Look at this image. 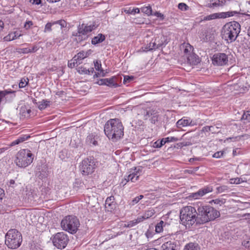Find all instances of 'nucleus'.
<instances>
[{
  "label": "nucleus",
  "mask_w": 250,
  "mask_h": 250,
  "mask_svg": "<svg viewBox=\"0 0 250 250\" xmlns=\"http://www.w3.org/2000/svg\"><path fill=\"white\" fill-rule=\"evenodd\" d=\"M160 46V44H156L155 42L152 41L149 42V44H146V46L142 47V49L144 51H151L153 49L158 48Z\"/></svg>",
  "instance_id": "23"
},
{
  "label": "nucleus",
  "mask_w": 250,
  "mask_h": 250,
  "mask_svg": "<svg viewBox=\"0 0 250 250\" xmlns=\"http://www.w3.org/2000/svg\"><path fill=\"white\" fill-rule=\"evenodd\" d=\"M184 250H200V249L197 243H189L185 246Z\"/></svg>",
  "instance_id": "29"
},
{
  "label": "nucleus",
  "mask_w": 250,
  "mask_h": 250,
  "mask_svg": "<svg viewBox=\"0 0 250 250\" xmlns=\"http://www.w3.org/2000/svg\"><path fill=\"white\" fill-rule=\"evenodd\" d=\"M30 137V136L27 135H22L20 136L19 138H20V140L21 142L22 143L24 142L25 140H27L28 138Z\"/></svg>",
  "instance_id": "54"
},
{
  "label": "nucleus",
  "mask_w": 250,
  "mask_h": 250,
  "mask_svg": "<svg viewBox=\"0 0 250 250\" xmlns=\"http://www.w3.org/2000/svg\"><path fill=\"white\" fill-rule=\"evenodd\" d=\"M178 127H185L187 126H193L196 125L195 121H193L190 118L183 117L179 120L176 123Z\"/></svg>",
  "instance_id": "15"
},
{
  "label": "nucleus",
  "mask_w": 250,
  "mask_h": 250,
  "mask_svg": "<svg viewBox=\"0 0 250 250\" xmlns=\"http://www.w3.org/2000/svg\"><path fill=\"white\" fill-rule=\"evenodd\" d=\"M248 165L245 163H241L237 167V173L241 174L244 173L248 168Z\"/></svg>",
  "instance_id": "32"
},
{
  "label": "nucleus",
  "mask_w": 250,
  "mask_h": 250,
  "mask_svg": "<svg viewBox=\"0 0 250 250\" xmlns=\"http://www.w3.org/2000/svg\"><path fill=\"white\" fill-rule=\"evenodd\" d=\"M98 83L99 85H106L111 87H116L118 85L113 78L101 79L98 81Z\"/></svg>",
  "instance_id": "17"
},
{
  "label": "nucleus",
  "mask_w": 250,
  "mask_h": 250,
  "mask_svg": "<svg viewBox=\"0 0 250 250\" xmlns=\"http://www.w3.org/2000/svg\"><path fill=\"white\" fill-rule=\"evenodd\" d=\"M141 11L148 16L153 15L151 7L149 5L143 7L141 8Z\"/></svg>",
  "instance_id": "34"
},
{
  "label": "nucleus",
  "mask_w": 250,
  "mask_h": 250,
  "mask_svg": "<svg viewBox=\"0 0 250 250\" xmlns=\"http://www.w3.org/2000/svg\"><path fill=\"white\" fill-rule=\"evenodd\" d=\"M77 71L79 74H82V75H83V74L88 75V74H89V70H88L86 68H85L83 66L79 67L77 69Z\"/></svg>",
  "instance_id": "41"
},
{
  "label": "nucleus",
  "mask_w": 250,
  "mask_h": 250,
  "mask_svg": "<svg viewBox=\"0 0 250 250\" xmlns=\"http://www.w3.org/2000/svg\"><path fill=\"white\" fill-rule=\"evenodd\" d=\"M219 13H214L205 17L204 20L209 21L219 19Z\"/></svg>",
  "instance_id": "40"
},
{
  "label": "nucleus",
  "mask_w": 250,
  "mask_h": 250,
  "mask_svg": "<svg viewBox=\"0 0 250 250\" xmlns=\"http://www.w3.org/2000/svg\"><path fill=\"white\" fill-rule=\"evenodd\" d=\"M4 196L5 193L4 190L0 188V203H1Z\"/></svg>",
  "instance_id": "61"
},
{
  "label": "nucleus",
  "mask_w": 250,
  "mask_h": 250,
  "mask_svg": "<svg viewBox=\"0 0 250 250\" xmlns=\"http://www.w3.org/2000/svg\"><path fill=\"white\" fill-rule=\"evenodd\" d=\"M160 144V142L159 141V140H158L157 141L153 143L152 146L154 148H160L162 147V146Z\"/></svg>",
  "instance_id": "53"
},
{
  "label": "nucleus",
  "mask_w": 250,
  "mask_h": 250,
  "mask_svg": "<svg viewBox=\"0 0 250 250\" xmlns=\"http://www.w3.org/2000/svg\"><path fill=\"white\" fill-rule=\"evenodd\" d=\"M242 245L246 248L250 250V238L244 240L242 242Z\"/></svg>",
  "instance_id": "46"
},
{
  "label": "nucleus",
  "mask_w": 250,
  "mask_h": 250,
  "mask_svg": "<svg viewBox=\"0 0 250 250\" xmlns=\"http://www.w3.org/2000/svg\"><path fill=\"white\" fill-rule=\"evenodd\" d=\"M21 51L22 53L27 54L30 53L29 47L24 48L21 49Z\"/></svg>",
  "instance_id": "64"
},
{
  "label": "nucleus",
  "mask_w": 250,
  "mask_h": 250,
  "mask_svg": "<svg viewBox=\"0 0 250 250\" xmlns=\"http://www.w3.org/2000/svg\"><path fill=\"white\" fill-rule=\"evenodd\" d=\"M240 24L235 21V33H237L235 36V40L238 42V45L240 46L243 45L246 42V39L243 37L242 34H240Z\"/></svg>",
  "instance_id": "14"
},
{
  "label": "nucleus",
  "mask_w": 250,
  "mask_h": 250,
  "mask_svg": "<svg viewBox=\"0 0 250 250\" xmlns=\"http://www.w3.org/2000/svg\"><path fill=\"white\" fill-rule=\"evenodd\" d=\"M244 182H246V180L241 178H235V184H239Z\"/></svg>",
  "instance_id": "60"
},
{
  "label": "nucleus",
  "mask_w": 250,
  "mask_h": 250,
  "mask_svg": "<svg viewBox=\"0 0 250 250\" xmlns=\"http://www.w3.org/2000/svg\"><path fill=\"white\" fill-rule=\"evenodd\" d=\"M155 213V211L153 209H150L148 210H146L144 214L140 216L141 218H142L143 221L145 220H146L147 219L149 218L150 217H152Z\"/></svg>",
  "instance_id": "30"
},
{
  "label": "nucleus",
  "mask_w": 250,
  "mask_h": 250,
  "mask_svg": "<svg viewBox=\"0 0 250 250\" xmlns=\"http://www.w3.org/2000/svg\"><path fill=\"white\" fill-rule=\"evenodd\" d=\"M250 217V213L239 214L238 213L235 214V218H240V219H247V217Z\"/></svg>",
  "instance_id": "45"
},
{
  "label": "nucleus",
  "mask_w": 250,
  "mask_h": 250,
  "mask_svg": "<svg viewBox=\"0 0 250 250\" xmlns=\"http://www.w3.org/2000/svg\"><path fill=\"white\" fill-rule=\"evenodd\" d=\"M176 245L172 241L164 243L161 246V250H175Z\"/></svg>",
  "instance_id": "22"
},
{
  "label": "nucleus",
  "mask_w": 250,
  "mask_h": 250,
  "mask_svg": "<svg viewBox=\"0 0 250 250\" xmlns=\"http://www.w3.org/2000/svg\"><path fill=\"white\" fill-rule=\"evenodd\" d=\"M234 24L233 22L226 23L223 28L222 31V38L228 43H231L234 41Z\"/></svg>",
  "instance_id": "8"
},
{
  "label": "nucleus",
  "mask_w": 250,
  "mask_h": 250,
  "mask_svg": "<svg viewBox=\"0 0 250 250\" xmlns=\"http://www.w3.org/2000/svg\"><path fill=\"white\" fill-rule=\"evenodd\" d=\"M50 102L46 100H42L39 103L38 107L40 109L42 110L49 105Z\"/></svg>",
  "instance_id": "37"
},
{
  "label": "nucleus",
  "mask_w": 250,
  "mask_h": 250,
  "mask_svg": "<svg viewBox=\"0 0 250 250\" xmlns=\"http://www.w3.org/2000/svg\"><path fill=\"white\" fill-rule=\"evenodd\" d=\"M28 83L29 80L27 78H22L20 81L19 86L20 88H24L28 84Z\"/></svg>",
  "instance_id": "38"
},
{
  "label": "nucleus",
  "mask_w": 250,
  "mask_h": 250,
  "mask_svg": "<svg viewBox=\"0 0 250 250\" xmlns=\"http://www.w3.org/2000/svg\"><path fill=\"white\" fill-rule=\"evenodd\" d=\"M188 62L192 65H195L199 62V59L195 54L191 53L187 57Z\"/></svg>",
  "instance_id": "24"
},
{
  "label": "nucleus",
  "mask_w": 250,
  "mask_h": 250,
  "mask_svg": "<svg viewBox=\"0 0 250 250\" xmlns=\"http://www.w3.org/2000/svg\"><path fill=\"white\" fill-rule=\"evenodd\" d=\"M210 126H206L202 128V131L203 132H210Z\"/></svg>",
  "instance_id": "63"
},
{
  "label": "nucleus",
  "mask_w": 250,
  "mask_h": 250,
  "mask_svg": "<svg viewBox=\"0 0 250 250\" xmlns=\"http://www.w3.org/2000/svg\"><path fill=\"white\" fill-rule=\"evenodd\" d=\"M180 217L181 224L186 228H190L194 223L198 224V211L193 207L186 206L180 210Z\"/></svg>",
  "instance_id": "3"
},
{
  "label": "nucleus",
  "mask_w": 250,
  "mask_h": 250,
  "mask_svg": "<svg viewBox=\"0 0 250 250\" xmlns=\"http://www.w3.org/2000/svg\"><path fill=\"white\" fill-rule=\"evenodd\" d=\"M114 196H111L107 198L105 200V207L108 210H111L115 208Z\"/></svg>",
  "instance_id": "20"
},
{
  "label": "nucleus",
  "mask_w": 250,
  "mask_h": 250,
  "mask_svg": "<svg viewBox=\"0 0 250 250\" xmlns=\"http://www.w3.org/2000/svg\"><path fill=\"white\" fill-rule=\"evenodd\" d=\"M20 111V114L22 117H24V118H28L30 116L31 110L26 105L21 106Z\"/></svg>",
  "instance_id": "27"
},
{
  "label": "nucleus",
  "mask_w": 250,
  "mask_h": 250,
  "mask_svg": "<svg viewBox=\"0 0 250 250\" xmlns=\"http://www.w3.org/2000/svg\"><path fill=\"white\" fill-rule=\"evenodd\" d=\"M240 118L241 120H245L248 122H250V110L247 112H244Z\"/></svg>",
  "instance_id": "42"
},
{
  "label": "nucleus",
  "mask_w": 250,
  "mask_h": 250,
  "mask_svg": "<svg viewBox=\"0 0 250 250\" xmlns=\"http://www.w3.org/2000/svg\"><path fill=\"white\" fill-rule=\"evenodd\" d=\"M21 143L20 140V138H18L16 140L13 141L10 145V146H15L16 145H18L20 143Z\"/></svg>",
  "instance_id": "58"
},
{
  "label": "nucleus",
  "mask_w": 250,
  "mask_h": 250,
  "mask_svg": "<svg viewBox=\"0 0 250 250\" xmlns=\"http://www.w3.org/2000/svg\"><path fill=\"white\" fill-rule=\"evenodd\" d=\"M198 224H203L214 220L220 216V212L210 206H200L198 207Z\"/></svg>",
  "instance_id": "2"
},
{
  "label": "nucleus",
  "mask_w": 250,
  "mask_h": 250,
  "mask_svg": "<svg viewBox=\"0 0 250 250\" xmlns=\"http://www.w3.org/2000/svg\"><path fill=\"white\" fill-rule=\"evenodd\" d=\"M142 222H143V220L140 216H138L137 219H135L134 220H131V221H130L129 222H128L127 223V225H126V226L129 228L132 227L133 226H135L138 223Z\"/></svg>",
  "instance_id": "33"
},
{
  "label": "nucleus",
  "mask_w": 250,
  "mask_h": 250,
  "mask_svg": "<svg viewBox=\"0 0 250 250\" xmlns=\"http://www.w3.org/2000/svg\"><path fill=\"white\" fill-rule=\"evenodd\" d=\"M144 197V196L142 195H141L139 196L136 197L134 198L130 202V205L131 206H134L137 203H138L140 200L143 199Z\"/></svg>",
  "instance_id": "44"
},
{
  "label": "nucleus",
  "mask_w": 250,
  "mask_h": 250,
  "mask_svg": "<svg viewBox=\"0 0 250 250\" xmlns=\"http://www.w3.org/2000/svg\"><path fill=\"white\" fill-rule=\"evenodd\" d=\"M166 225H167V223L166 222L162 220L160 221L155 226V232L158 233L162 232Z\"/></svg>",
  "instance_id": "28"
},
{
  "label": "nucleus",
  "mask_w": 250,
  "mask_h": 250,
  "mask_svg": "<svg viewBox=\"0 0 250 250\" xmlns=\"http://www.w3.org/2000/svg\"><path fill=\"white\" fill-rule=\"evenodd\" d=\"M133 79V77H130L128 76H125L124 79V83H126L127 82H129L131 80H132Z\"/></svg>",
  "instance_id": "57"
},
{
  "label": "nucleus",
  "mask_w": 250,
  "mask_h": 250,
  "mask_svg": "<svg viewBox=\"0 0 250 250\" xmlns=\"http://www.w3.org/2000/svg\"><path fill=\"white\" fill-rule=\"evenodd\" d=\"M91 53V51L90 50L86 51H82L74 56V60H77L78 62H82V61L89 56Z\"/></svg>",
  "instance_id": "19"
},
{
  "label": "nucleus",
  "mask_w": 250,
  "mask_h": 250,
  "mask_svg": "<svg viewBox=\"0 0 250 250\" xmlns=\"http://www.w3.org/2000/svg\"><path fill=\"white\" fill-rule=\"evenodd\" d=\"M21 36V34H19L18 32L15 31V32H12L9 33L8 35L6 36L4 38V40L5 41H13L18 37H20Z\"/></svg>",
  "instance_id": "26"
},
{
  "label": "nucleus",
  "mask_w": 250,
  "mask_h": 250,
  "mask_svg": "<svg viewBox=\"0 0 250 250\" xmlns=\"http://www.w3.org/2000/svg\"><path fill=\"white\" fill-rule=\"evenodd\" d=\"M212 190L213 189L211 187H206L199 189L196 192L191 193L190 197L194 199H198L206 194L211 192Z\"/></svg>",
  "instance_id": "13"
},
{
  "label": "nucleus",
  "mask_w": 250,
  "mask_h": 250,
  "mask_svg": "<svg viewBox=\"0 0 250 250\" xmlns=\"http://www.w3.org/2000/svg\"><path fill=\"white\" fill-rule=\"evenodd\" d=\"M80 225L79 219L73 215L66 216L61 222L62 229L71 234H74L77 231Z\"/></svg>",
  "instance_id": "6"
},
{
  "label": "nucleus",
  "mask_w": 250,
  "mask_h": 250,
  "mask_svg": "<svg viewBox=\"0 0 250 250\" xmlns=\"http://www.w3.org/2000/svg\"><path fill=\"white\" fill-rule=\"evenodd\" d=\"M219 19L221 18H226L228 17H232L234 14V12L233 11H228L226 12H221L219 13Z\"/></svg>",
  "instance_id": "35"
},
{
  "label": "nucleus",
  "mask_w": 250,
  "mask_h": 250,
  "mask_svg": "<svg viewBox=\"0 0 250 250\" xmlns=\"http://www.w3.org/2000/svg\"><path fill=\"white\" fill-rule=\"evenodd\" d=\"M151 116L150 119L151 123L152 124H155L159 120V114L155 111H146V114L144 115V120H147Z\"/></svg>",
  "instance_id": "16"
},
{
  "label": "nucleus",
  "mask_w": 250,
  "mask_h": 250,
  "mask_svg": "<svg viewBox=\"0 0 250 250\" xmlns=\"http://www.w3.org/2000/svg\"><path fill=\"white\" fill-rule=\"evenodd\" d=\"M218 127L216 126H210V132H211L212 133L218 132L219 131Z\"/></svg>",
  "instance_id": "59"
},
{
  "label": "nucleus",
  "mask_w": 250,
  "mask_h": 250,
  "mask_svg": "<svg viewBox=\"0 0 250 250\" xmlns=\"http://www.w3.org/2000/svg\"><path fill=\"white\" fill-rule=\"evenodd\" d=\"M53 24V23H50V22H48L47 23L46 25H45V28H44V32H50L51 31V27H52V25Z\"/></svg>",
  "instance_id": "51"
},
{
  "label": "nucleus",
  "mask_w": 250,
  "mask_h": 250,
  "mask_svg": "<svg viewBox=\"0 0 250 250\" xmlns=\"http://www.w3.org/2000/svg\"><path fill=\"white\" fill-rule=\"evenodd\" d=\"M81 62H78L77 60H74V57L73 59L68 62V66L69 68H73L76 66H78L79 64H81Z\"/></svg>",
  "instance_id": "39"
},
{
  "label": "nucleus",
  "mask_w": 250,
  "mask_h": 250,
  "mask_svg": "<svg viewBox=\"0 0 250 250\" xmlns=\"http://www.w3.org/2000/svg\"><path fill=\"white\" fill-rule=\"evenodd\" d=\"M105 39V37L102 34H99L97 36L92 38L91 43L93 45H96L98 43H101L104 41Z\"/></svg>",
  "instance_id": "25"
},
{
  "label": "nucleus",
  "mask_w": 250,
  "mask_h": 250,
  "mask_svg": "<svg viewBox=\"0 0 250 250\" xmlns=\"http://www.w3.org/2000/svg\"><path fill=\"white\" fill-rule=\"evenodd\" d=\"M22 242L21 233L15 229L8 230L5 235V244L12 249H17L20 246Z\"/></svg>",
  "instance_id": "5"
},
{
  "label": "nucleus",
  "mask_w": 250,
  "mask_h": 250,
  "mask_svg": "<svg viewBox=\"0 0 250 250\" xmlns=\"http://www.w3.org/2000/svg\"><path fill=\"white\" fill-rule=\"evenodd\" d=\"M95 28V25L93 24L88 25L82 24L79 26L78 32L76 33V35L73 34V35L76 36L78 38V40L80 41L85 40L87 38L86 35L91 32Z\"/></svg>",
  "instance_id": "10"
},
{
  "label": "nucleus",
  "mask_w": 250,
  "mask_h": 250,
  "mask_svg": "<svg viewBox=\"0 0 250 250\" xmlns=\"http://www.w3.org/2000/svg\"><path fill=\"white\" fill-rule=\"evenodd\" d=\"M166 141L167 143L169 142H175L179 141V139L175 137H168L166 138Z\"/></svg>",
  "instance_id": "49"
},
{
  "label": "nucleus",
  "mask_w": 250,
  "mask_h": 250,
  "mask_svg": "<svg viewBox=\"0 0 250 250\" xmlns=\"http://www.w3.org/2000/svg\"><path fill=\"white\" fill-rule=\"evenodd\" d=\"M212 61L214 65H223L226 64L228 60L225 54L217 53L213 56Z\"/></svg>",
  "instance_id": "11"
},
{
  "label": "nucleus",
  "mask_w": 250,
  "mask_h": 250,
  "mask_svg": "<svg viewBox=\"0 0 250 250\" xmlns=\"http://www.w3.org/2000/svg\"><path fill=\"white\" fill-rule=\"evenodd\" d=\"M141 169L140 167H135L129 171V174L125 178V180L126 182L131 181L135 182L139 179L141 174Z\"/></svg>",
  "instance_id": "12"
},
{
  "label": "nucleus",
  "mask_w": 250,
  "mask_h": 250,
  "mask_svg": "<svg viewBox=\"0 0 250 250\" xmlns=\"http://www.w3.org/2000/svg\"><path fill=\"white\" fill-rule=\"evenodd\" d=\"M94 66L96 70L100 71L101 73H103L104 70L102 68V64L100 61H96L94 62Z\"/></svg>",
  "instance_id": "43"
},
{
  "label": "nucleus",
  "mask_w": 250,
  "mask_h": 250,
  "mask_svg": "<svg viewBox=\"0 0 250 250\" xmlns=\"http://www.w3.org/2000/svg\"><path fill=\"white\" fill-rule=\"evenodd\" d=\"M178 8L181 10L186 11L188 9V6L185 3H180L178 4Z\"/></svg>",
  "instance_id": "47"
},
{
  "label": "nucleus",
  "mask_w": 250,
  "mask_h": 250,
  "mask_svg": "<svg viewBox=\"0 0 250 250\" xmlns=\"http://www.w3.org/2000/svg\"><path fill=\"white\" fill-rule=\"evenodd\" d=\"M140 12V9L138 8L129 9L127 11L126 13L132 15H135L136 13H139Z\"/></svg>",
  "instance_id": "48"
},
{
  "label": "nucleus",
  "mask_w": 250,
  "mask_h": 250,
  "mask_svg": "<svg viewBox=\"0 0 250 250\" xmlns=\"http://www.w3.org/2000/svg\"><path fill=\"white\" fill-rule=\"evenodd\" d=\"M223 154V152L222 151H218L215 152L213 155V157L216 158H220Z\"/></svg>",
  "instance_id": "55"
},
{
  "label": "nucleus",
  "mask_w": 250,
  "mask_h": 250,
  "mask_svg": "<svg viewBox=\"0 0 250 250\" xmlns=\"http://www.w3.org/2000/svg\"><path fill=\"white\" fill-rule=\"evenodd\" d=\"M96 162L91 157L83 159L80 165V170L83 175L91 174L96 168Z\"/></svg>",
  "instance_id": "7"
},
{
  "label": "nucleus",
  "mask_w": 250,
  "mask_h": 250,
  "mask_svg": "<svg viewBox=\"0 0 250 250\" xmlns=\"http://www.w3.org/2000/svg\"><path fill=\"white\" fill-rule=\"evenodd\" d=\"M104 131L109 139L116 141L124 136V126L118 119H111L105 124Z\"/></svg>",
  "instance_id": "1"
},
{
  "label": "nucleus",
  "mask_w": 250,
  "mask_h": 250,
  "mask_svg": "<svg viewBox=\"0 0 250 250\" xmlns=\"http://www.w3.org/2000/svg\"><path fill=\"white\" fill-rule=\"evenodd\" d=\"M248 138L249 137L246 134L235 137V144L236 143H238V146H240L242 144H244V140L246 139H248Z\"/></svg>",
  "instance_id": "31"
},
{
  "label": "nucleus",
  "mask_w": 250,
  "mask_h": 250,
  "mask_svg": "<svg viewBox=\"0 0 250 250\" xmlns=\"http://www.w3.org/2000/svg\"><path fill=\"white\" fill-rule=\"evenodd\" d=\"M34 159V156L27 149L20 150L15 155L14 163L20 168H25L29 166Z\"/></svg>",
  "instance_id": "4"
},
{
  "label": "nucleus",
  "mask_w": 250,
  "mask_h": 250,
  "mask_svg": "<svg viewBox=\"0 0 250 250\" xmlns=\"http://www.w3.org/2000/svg\"><path fill=\"white\" fill-rule=\"evenodd\" d=\"M180 50L184 53V55L187 57L188 56L192 53L193 47L188 43L184 42L180 45Z\"/></svg>",
  "instance_id": "18"
},
{
  "label": "nucleus",
  "mask_w": 250,
  "mask_h": 250,
  "mask_svg": "<svg viewBox=\"0 0 250 250\" xmlns=\"http://www.w3.org/2000/svg\"><path fill=\"white\" fill-rule=\"evenodd\" d=\"M30 49V53H34L36 52L38 49L39 47L38 46L35 45L33 47H29Z\"/></svg>",
  "instance_id": "62"
},
{
  "label": "nucleus",
  "mask_w": 250,
  "mask_h": 250,
  "mask_svg": "<svg viewBox=\"0 0 250 250\" xmlns=\"http://www.w3.org/2000/svg\"><path fill=\"white\" fill-rule=\"evenodd\" d=\"M212 202L214 203L215 204L217 205H221L222 204H224V202L223 200H221L219 199H215L214 200H212Z\"/></svg>",
  "instance_id": "52"
},
{
  "label": "nucleus",
  "mask_w": 250,
  "mask_h": 250,
  "mask_svg": "<svg viewBox=\"0 0 250 250\" xmlns=\"http://www.w3.org/2000/svg\"><path fill=\"white\" fill-rule=\"evenodd\" d=\"M249 202H241L238 200H235V208L237 209L236 210V212L238 210H244L246 208H249Z\"/></svg>",
  "instance_id": "21"
},
{
  "label": "nucleus",
  "mask_w": 250,
  "mask_h": 250,
  "mask_svg": "<svg viewBox=\"0 0 250 250\" xmlns=\"http://www.w3.org/2000/svg\"><path fill=\"white\" fill-rule=\"evenodd\" d=\"M152 15H154L157 17L160 18V20H163L165 19V16L159 12H155Z\"/></svg>",
  "instance_id": "50"
},
{
  "label": "nucleus",
  "mask_w": 250,
  "mask_h": 250,
  "mask_svg": "<svg viewBox=\"0 0 250 250\" xmlns=\"http://www.w3.org/2000/svg\"><path fill=\"white\" fill-rule=\"evenodd\" d=\"M69 239L67 235L64 232H58L54 236L52 242L58 249H64L66 246Z\"/></svg>",
  "instance_id": "9"
},
{
  "label": "nucleus",
  "mask_w": 250,
  "mask_h": 250,
  "mask_svg": "<svg viewBox=\"0 0 250 250\" xmlns=\"http://www.w3.org/2000/svg\"><path fill=\"white\" fill-rule=\"evenodd\" d=\"M86 140L90 144H92L94 146H96L97 145V141L95 139V136L93 134H89L87 136Z\"/></svg>",
  "instance_id": "36"
},
{
  "label": "nucleus",
  "mask_w": 250,
  "mask_h": 250,
  "mask_svg": "<svg viewBox=\"0 0 250 250\" xmlns=\"http://www.w3.org/2000/svg\"><path fill=\"white\" fill-rule=\"evenodd\" d=\"M33 25V22L31 21H26L24 24V27L28 29Z\"/></svg>",
  "instance_id": "56"
}]
</instances>
